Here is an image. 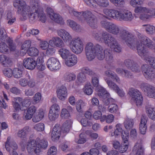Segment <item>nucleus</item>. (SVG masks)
I'll return each instance as SVG.
<instances>
[{"label": "nucleus", "mask_w": 155, "mask_h": 155, "mask_svg": "<svg viewBox=\"0 0 155 155\" xmlns=\"http://www.w3.org/2000/svg\"><path fill=\"white\" fill-rule=\"evenodd\" d=\"M14 6L18 7V12L23 17H25L27 15L29 18L34 19L39 18V19H46V15L42 10H39L35 12V10H32L28 13L30 7L27 6L25 2L23 0H15Z\"/></svg>", "instance_id": "nucleus-1"}, {"label": "nucleus", "mask_w": 155, "mask_h": 155, "mask_svg": "<svg viewBox=\"0 0 155 155\" xmlns=\"http://www.w3.org/2000/svg\"><path fill=\"white\" fill-rule=\"evenodd\" d=\"M120 38L132 49H135L136 40L134 34L125 29H121L119 33Z\"/></svg>", "instance_id": "nucleus-2"}, {"label": "nucleus", "mask_w": 155, "mask_h": 155, "mask_svg": "<svg viewBox=\"0 0 155 155\" xmlns=\"http://www.w3.org/2000/svg\"><path fill=\"white\" fill-rule=\"evenodd\" d=\"M129 94L132 97V99L136 103L137 106L141 105L143 101V97L138 90L132 88L129 90Z\"/></svg>", "instance_id": "nucleus-3"}, {"label": "nucleus", "mask_w": 155, "mask_h": 155, "mask_svg": "<svg viewBox=\"0 0 155 155\" xmlns=\"http://www.w3.org/2000/svg\"><path fill=\"white\" fill-rule=\"evenodd\" d=\"M142 71L145 78L148 80L153 81L155 78V72L150 66L147 64L141 67Z\"/></svg>", "instance_id": "nucleus-4"}, {"label": "nucleus", "mask_w": 155, "mask_h": 155, "mask_svg": "<svg viewBox=\"0 0 155 155\" xmlns=\"http://www.w3.org/2000/svg\"><path fill=\"white\" fill-rule=\"evenodd\" d=\"M70 45L72 46V51L77 54L81 53L83 50V43L79 38L71 41Z\"/></svg>", "instance_id": "nucleus-5"}, {"label": "nucleus", "mask_w": 155, "mask_h": 155, "mask_svg": "<svg viewBox=\"0 0 155 155\" xmlns=\"http://www.w3.org/2000/svg\"><path fill=\"white\" fill-rule=\"evenodd\" d=\"M137 36L139 42V44H142L143 46H146L150 49H152L154 47L153 42L148 37L138 32Z\"/></svg>", "instance_id": "nucleus-6"}, {"label": "nucleus", "mask_w": 155, "mask_h": 155, "mask_svg": "<svg viewBox=\"0 0 155 155\" xmlns=\"http://www.w3.org/2000/svg\"><path fill=\"white\" fill-rule=\"evenodd\" d=\"M136 46L138 54L143 59L147 61V59L150 58L149 53L146 47L142 44H139V42L136 41Z\"/></svg>", "instance_id": "nucleus-7"}, {"label": "nucleus", "mask_w": 155, "mask_h": 155, "mask_svg": "<svg viewBox=\"0 0 155 155\" xmlns=\"http://www.w3.org/2000/svg\"><path fill=\"white\" fill-rule=\"evenodd\" d=\"M94 45L91 42L87 43L85 50L86 57L88 61H91L95 58Z\"/></svg>", "instance_id": "nucleus-8"}, {"label": "nucleus", "mask_w": 155, "mask_h": 155, "mask_svg": "<svg viewBox=\"0 0 155 155\" xmlns=\"http://www.w3.org/2000/svg\"><path fill=\"white\" fill-rule=\"evenodd\" d=\"M124 64L128 69L132 71L139 72L140 71V68L137 63L132 60L127 59L124 60Z\"/></svg>", "instance_id": "nucleus-9"}, {"label": "nucleus", "mask_w": 155, "mask_h": 155, "mask_svg": "<svg viewBox=\"0 0 155 155\" xmlns=\"http://www.w3.org/2000/svg\"><path fill=\"white\" fill-rule=\"evenodd\" d=\"M37 64L34 58L29 57L25 58L23 61V66L27 69L32 70L34 69Z\"/></svg>", "instance_id": "nucleus-10"}, {"label": "nucleus", "mask_w": 155, "mask_h": 155, "mask_svg": "<svg viewBox=\"0 0 155 155\" xmlns=\"http://www.w3.org/2000/svg\"><path fill=\"white\" fill-rule=\"evenodd\" d=\"M47 65L48 68L52 71L58 69L60 67L58 60L54 57L51 58L48 60Z\"/></svg>", "instance_id": "nucleus-11"}, {"label": "nucleus", "mask_w": 155, "mask_h": 155, "mask_svg": "<svg viewBox=\"0 0 155 155\" xmlns=\"http://www.w3.org/2000/svg\"><path fill=\"white\" fill-rule=\"evenodd\" d=\"M61 129L59 124H56L53 128L51 132L52 140L55 141L58 140L60 137Z\"/></svg>", "instance_id": "nucleus-12"}, {"label": "nucleus", "mask_w": 155, "mask_h": 155, "mask_svg": "<svg viewBox=\"0 0 155 155\" xmlns=\"http://www.w3.org/2000/svg\"><path fill=\"white\" fill-rule=\"evenodd\" d=\"M102 42L110 48L117 44V41L115 38L107 32Z\"/></svg>", "instance_id": "nucleus-13"}, {"label": "nucleus", "mask_w": 155, "mask_h": 155, "mask_svg": "<svg viewBox=\"0 0 155 155\" xmlns=\"http://www.w3.org/2000/svg\"><path fill=\"white\" fill-rule=\"evenodd\" d=\"M101 56V58L98 59L99 60H102L105 58L108 63H110L113 61V57L112 51L108 49H105Z\"/></svg>", "instance_id": "nucleus-14"}, {"label": "nucleus", "mask_w": 155, "mask_h": 155, "mask_svg": "<svg viewBox=\"0 0 155 155\" xmlns=\"http://www.w3.org/2000/svg\"><path fill=\"white\" fill-rule=\"evenodd\" d=\"M104 12L106 15L114 19L116 18L120 19V16L123 15L121 12L114 10L106 9L104 10Z\"/></svg>", "instance_id": "nucleus-15"}, {"label": "nucleus", "mask_w": 155, "mask_h": 155, "mask_svg": "<svg viewBox=\"0 0 155 155\" xmlns=\"http://www.w3.org/2000/svg\"><path fill=\"white\" fill-rule=\"evenodd\" d=\"M37 145L36 141L35 140H33L31 142L28 143L27 145V149L29 153L32 154L34 153L38 154L39 152H37L38 151Z\"/></svg>", "instance_id": "nucleus-16"}, {"label": "nucleus", "mask_w": 155, "mask_h": 155, "mask_svg": "<svg viewBox=\"0 0 155 155\" xmlns=\"http://www.w3.org/2000/svg\"><path fill=\"white\" fill-rule=\"evenodd\" d=\"M143 90L147 96L149 97L155 98V87L149 84H146Z\"/></svg>", "instance_id": "nucleus-17"}, {"label": "nucleus", "mask_w": 155, "mask_h": 155, "mask_svg": "<svg viewBox=\"0 0 155 155\" xmlns=\"http://www.w3.org/2000/svg\"><path fill=\"white\" fill-rule=\"evenodd\" d=\"M49 45L52 46H55L59 48H62L64 43L60 38L57 37H53L49 41Z\"/></svg>", "instance_id": "nucleus-18"}, {"label": "nucleus", "mask_w": 155, "mask_h": 155, "mask_svg": "<svg viewBox=\"0 0 155 155\" xmlns=\"http://www.w3.org/2000/svg\"><path fill=\"white\" fill-rule=\"evenodd\" d=\"M57 96L59 99L63 101L67 96V91L66 88L64 86H61L57 91Z\"/></svg>", "instance_id": "nucleus-19"}, {"label": "nucleus", "mask_w": 155, "mask_h": 155, "mask_svg": "<svg viewBox=\"0 0 155 155\" xmlns=\"http://www.w3.org/2000/svg\"><path fill=\"white\" fill-rule=\"evenodd\" d=\"M58 34L62 38L65 42H69L72 39V37L69 33L65 30L61 29L58 31Z\"/></svg>", "instance_id": "nucleus-20"}, {"label": "nucleus", "mask_w": 155, "mask_h": 155, "mask_svg": "<svg viewBox=\"0 0 155 155\" xmlns=\"http://www.w3.org/2000/svg\"><path fill=\"white\" fill-rule=\"evenodd\" d=\"M107 32L101 31H93L92 36L95 39L102 42Z\"/></svg>", "instance_id": "nucleus-21"}, {"label": "nucleus", "mask_w": 155, "mask_h": 155, "mask_svg": "<svg viewBox=\"0 0 155 155\" xmlns=\"http://www.w3.org/2000/svg\"><path fill=\"white\" fill-rule=\"evenodd\" d=\"M65 60L66 65L68 67H72L75 65L77 62V58L76 56L71 54Z\"/></svg>", "instance_id": "nucleus-22"}, {"label": "nucleus", "mask_w": 155, "mask_h": 155, "mask_svg": "<svg viewBox=\"0 0 155 155\" xmlns=\"http://www.w3.org/2000/svg\"><path fill=\"white\" fill-rule=\"evenodd\" d=\"M67 23L68 25L74 31L80 32L83 30L80 25L73 20H67Z\"/></svg>", "instance_id": "nucleus-23"}, {"label": "nucleus", "mask_w": 155, "mask_h": 155, "mask_svg": "<svg viewBox=\"0 0 155 155\" xmlns=\"http://www.w3.org/2000/svg\"><path fill=\"white\" fill-rule=\"evenodd\" d=\"M46 11L51 19H61V16L59 14L54 13L53 9L50 7H48Z\"/></svg>", "instance_id": "nucleus-24"}, {"label": "nucleus", "mask_w": 155, "mask_h": 155, "mask_svg": "<svg viewBox=\"0 0 155 155\" xmlns=\"http://www.w3.org/2000/svg\"><path fill=\"white\" fill-rule=\"evenodd\" d=\"M155 16V8L148 9L147 14H143L140 15V19H151L154 18Z\"/></svg>", "instance_id": "nucleus-25"}, {"label": "nucleus", "mask_w": 155, "mask_h": 155, "mask_svg": "<svg viewBox=\"0 0 155 155\" xmlns=\"http://www.w3.org/2000/svg\"><path fill=\"white\" fill-rule=\"evenodd\" d=\"M146 110L149 117L153 120H155V108L147 104L146 106Z\"/></svg>", "instance_id": "nucleus-26"}, {"label": "nucleus", "mask_w": 155, "mask_h": 155, "mask_svg": "<svg viewBox=\"0 0 155 155\" xmlns=\"http://www.w3.org/2000/svg\"><path fill=\"white\" fill-rule=\"evenodd\" d=\"M64 8H66L68 11L69 13L71 14H73L75 16L77 17L78 19L83 18L82 11L81 12H78L76 11L73 9L71 8L68 5H65Z\"/></svg>", "instance_id": "nucleus-27"}, {"label": "nucleus", "mask_w": 155, "mask_h": 155, "mask_svg": "<svg viewBox=\"0 0 155 155\" xmlns=\"http://www.w3.org/2000/svg\"><path fill=\"white\" fill-rule=\"evenodd\" d=\"M38 142L37 150L38 151L37 152H39L40 151L41 149H46L48 146V144L47 141L44 139H37Z\"/></svg>", "instance_id": "nucleus-28"}, {"label": "nucleus", "mask_w": 155, "mask_h": 155, "mask_svg": "<svg viewBox=\"0 0 155 155\" xmlns=\"http://www.w3.org/2000/svg\"><path fill=\"white\" fill-rule=\"evenodd\" d=\"M94 54L95 57L96 56L98 59L101 58V56L103 52V48L102 46L98 44H96L94 45Z\"/></svg>", "instance_id": "nucleus-29"}, {"label": "nucleus", "mask_w": 155, "mask_h": 155, "mask_svg": "<svg viewBox=\"0 0 155 155\" xmlns=\"http://www.w3.org/2000/svg\"><path fill=\"white\" fill-rule=\"evenodd\" d=\"M105 74L107 77H110L114 81L118 83L120 82L119 78L115 73L112 72L111 71L108 70L105 71Z\"/></svg>", "instance_id": "nucleus-30"}, {"label": "nucleus", "mask_w": 155, "mask_h": 155, "mask_svg": "<svg viewBox=\"0 0 155 155\" xmlns=\"http://www.w3.org/2000/svg\"><path fill=\"white\" fill-rule=\"evenodd\" d=\"M36 110V108L35 106H32L30 107L27 110V113L25 116V118L26 120L30 119Z\"/></svg>", "instance_id": "nucleus-31"}, {"label": "nucleus", "mask_w": 155, "mask_h": 155, "mask_svg": "<svg viewBox=\"0 0 155 155\" xmlns=\"http://www.w3.org/2000/svg\"><path fill=\"white\" fill-rule=\"evenodd\" d=\"M30 5L32 10H35V12L41 10L39 0H30Z\"/></svg>", "instance_id": "nucleus-32"}, {"label": "nucleus", "mask_w": 155, "mask_h": 155, "mask_svg": "<svg viewBox=\"0 0 155 155\" xmlns=\"http://www.w3.org/2000/svg\"><path fill=\"white\" fill-rule=\"evenodd\" d=\"M120 30L119 26L112 23L107 31L113 35H117L119 34Z\"/></svg>", "instance_id": "nucleus-33"}, {"label": "nucleus", "mask_w": 155, "mask_h": 155, "mask_svg": "<svg viewBox=\"0 0 155 155\" xmlns=\"http://www.w3.org/2000/svg\"><path fill=\"white\" fill-rule=\"evenodd\" d=\"M72 122L70 120L66 121L63 124L61 129V130L63 133H68L69 132Z\"/></svg>", "instance_id": "nucleus-34"}, {"label": "nucleus", "mask_w": 155, "mask_h": 155, "mask_svg": "<svg viewBox=\"0 0 155 155\" xmlns=\"http://www.w3.org/2000/svg\"><path fill=\"white\" fill-rule=\"evenodd\" d=\"M29 130V127L26 126L21 130H19L18 132V137L21 138H25L28 133Z\"/></svg>", "instance_id": "nucleus-35"}, {"label": "nucleus", "mask_w": 155, "mask_h": 155, "mask_svg": "<svg viewBox=\"0 0 155 155\" xmlns=\"http://www.w3.org/2000/svg\"><path fill=\"white\" fill-rule=\"evenodd\" d=\"M97 90L99 91L98 94L100 97L105 99L108 96L109 93L103 87H98Z\"/></svg>", "instance_id": "nucleus-36"}, {"label": "nucleus", "mask_w": 155, "mask_h": 155, "mask_svg": "<svg viewBox=\"0 0 155 155\" xmlns=\"http://www.w3.org/2000/svg\"><path fill=\"white\" fill-rule=\"evenodd\" d=\"M9 141L10 139L8 138L5 144V147L7 150L9 152L10 147L12 148L13 149L12 150H15L17 149L18 146L16 143L14 142H12L10 145Z\"/></svg>", "instance_id": "nucleus-37"}, {"label": "nucleus", "mask_w": 155, "mask_h": 155, "mask_svg": "<svg viewBox=\"0 0 155 155\" xmlns=\"http://www.w3.org/2000/svg\"><path fill=\"white\" fill-rule=\"evenodd\" d=\"M59 52L61 57L64 59H66L70 55H71L70 51L64 47L61 49Z\"/></svg>", "instance_id": "nucleus-38"}, {"label": "nucleus", "mask_w": 155, "mask_h": 155, "mask_svg": "<svg viewBox=\"0 0 155 155\" xmlns=\"http://www.w3.org/2000/svg\"><path fill=\"white\" fill-rule=\"evenodd\" d=\"M64 78L65 81L67 82H70L75 80L76 75L73 73H66L64 74Z\"/></svg>", "instance_id": "nucleus-39"}, {"label": "nucleus", "mask_w": 155, "mask_h": 155, "mask_svg": "<svg viewBox=\"0 0 155 155\" xmlns=\"http://www.w3.org/2000/svg\"><path fill=\"white\" fill-rule=\"evenodd\" d=\"M114 116L111 114L109 115H103L101 119V121L103 122L105 121L106 123H110L114 120Z\"/></svg>", "instance_id": "nucleus-40"}, {"label": "nucleus", "mask_w": 155, "mask_h": 155, "mask_svg": "<svg viewBox=\"0 0 155 155\" xmlns=\"http://www.w3.org/2000/svg\"><path fill=\"white\" fill-rule=\"evenodd\" d=\"M124 125L125 127L127 130H130L133 126V120L128 118L126 119L124 121Z\"/></svg>", "instance_id": "nucleus-41"}, {"label": "nucleus", "mask_w": 155, "mask_h": 155, "mask_svg": "<svg viewBox=\"0 0 155 155\" xmlns=\"http://www.w3.org/2000/svg\"><path fill=\"white\" fill-rule=\"evenodd\" d=\"M44 112L42 110H40L38 114L34 115L32 119L34 122H37L40 121L44 117Z\"/></svg>", "instance_id": "nucleus-42"}, {"label": "nucleus", "mask_w": 155, "mask_h": 155, "mask_svg": "<svg viewBox=\"0 0 155 155\" xmlns=\"http://www.w3.org/2000/svg\"><path fill=\"white\" fill-rule=\"evenodd\" d=\"M104 80L108 85V87L110 89L115 91L118 88V86L111 80L107 78H105Z\"/></svg>", "instance_id": "nucleus-43"}, {"label": "nucleus", "mask_w": 155, "mask_h": 155, "mask_svg": "<svg viewBox=\"0 0 155 155\" xmlns=\"http://www.w3.org/2000/svg\"><path fill=\"white\" fill-rule=\"evenodd\" d=\"M136 148L137 150L136 155H143L144 149L141 143H136L134 148Z\"/></svg>", "instance_id": "nucleus-44"}, {"label": "nucleus", "mask_w": 155, "mask_h": 155, "mask_svg": "<svg viewBox=\"0 0 155 155\" xmlns=\"http://www.w3.org/2000/svg\"><path fill=\"white\" fill-rule=\"evenodd\" d=\"M83 18H84L85 19H95L94 16L92 14L91 12L87 10L85 11H82Z\"/></svg>", "instance_id": "nucleus-45"}, {"label": "nucleus", "mask_w": 155, "mask_h": 155, "mask_svg": "<svg viewBox=\"0 0 155 155\" xmlns=\"http://www.w3.org/2000/svg\"><path fill=\"white\" fill-rule=\"evenodd\" d=\"M83 90L84 93L86 94L90 95L93 92V87L90 83L87 84L83 88Z\"/></svg>", "instance_id": "nucleus-46"}, {"label": "nucleus", "mask_w": 155, "mask_h": 155, "mask_svg": "<svg viewBox=\"0 0 155 155\" xmlns=\"http://www.w3.org/2000/svg\"><path fill=\"white\" fill-rule=\"evenodd\" d=\"M27 52L29 55L31 56H37L39 53L38 50L35 47L29 48L27 51Z\"/></svg>", "instance_id": "nucleus-47"}, {"label": "nucleus", "mask_w": 155, "mask_h": 155, "mask_svg": "<svg viewBox=\"0 0 155 155\" xmlns=\"http://www.w3.org/2000/svg\"><path fill=\"white\" fill-rule=\"evenodd\" d=\"M13 75L15 78H20L22 76V71L18 68H15L13 71Z\"/></svg>", "instance_id": "nucleus-48"}, {"label": "nucleus", "mask_w": 155, "mask_h": 155, "mask_svg": "<svg viewBox=\"0 0 155 155\" xmlns=\"http://www.w3.org/2000/svg\"><path fill=\"white\" fill-rule=\"evenodd\" d=\"M85 105V104L82 100H79L76 103V109L77 111L78 112L81 111V109Z\"/></svg>", "instance_id": "nucleus-49"}, {"label": "nucleus", "mask_w": 155, "mask_h": 155, "mask_svg": "<svg viewBox=\"0 0 155 155\" xmlns=\"http://www.w3.org/2000/svg\"><path fill=\"white\" fill-rule=\"evenodd\" d=\"M82 71L84 73L87 74L91 76H96L95 73L88 67H83L82 68Z\"/></svg>", "instance_id": "nucleus-50"}, {"label": "nucleus", "mask_w": 155, "mask_h": 155, "mask_svg": "<svg viewBox=\"0 0 155 155\" xmlns=\"http://www.w3.org/2000/svg\"><path fill=\"white\" fill-rule=\"evenodd\" d=\"M59 113L49 111L48 117L50 120L51 121L55 120L58 117Z\"/></svg>", "instance_id": "nucleus-51"}, {"label": "nucleus", "mask_w": 155, "mask_h": 155, "mask_svg": "<svg viewBox=\"0 0 155 155\" xmlns=\"http://www.w3.org/2000/svg\"><path fill=\"white\" fill-rule=\"evenodd\" d=\"M143 26H147L146 30L148 34L152 35L155 33V27L154 26L150 25H143Z\"/></svg>", "instance_id": "nucleus-52"}, {"label": "nucleus", "mask_w": 155, "mask_h": 155, "mask_svg": "<svg viewBox=\"0 0 155 155\" xmlns=\"http://www.w3.org/2000/svg\"><path fill=\"white\" fill-rule=\"evenodd\" d=\"M122 14L123 15L120 16V19H129L130 18L131 19L133 18V16L132 15L131 12L129 11H127L124 12V14L122 13Z\"/></svg>", "instance_id": "nucleus-53"}, {"label": "nucleus", "mask_w": 155, "mask_h": 155, "mask_svg": "<svg viewBox=\"0 0 155 155\" xmlns=\"http://www.w3.org/2000/svg\"><path fill=\"white\" fill-rule=\"evenodd\" d=\"M112 23L107 21L106 20H102L101 22V27L107 31Z\"/></svg>", "instance_id": "nucleus-54"}, {"label": "nucleus", "mask_w": 155, "mask_h": 155, "mask_svg": "<svg viewBox=\"0 0 155 155\" xmlns=\"http://www.w3.org/2000/svg\"><path fill=\"white\" fill-rule=\"evenodd\" d=\"M121 124H117L116 125V129L114 131V134H115V137H117L121 134L123 132L121 127Z\"/></svg>", "instance_id": "nucleus-55"}, {"label": "nucleus", "mask_w": 155, "mask_h": 155, "mask_svg": "<svg viewBox=\"0 0 155 155\" xmlns=\"http://www.w3.org/2000/svg\"><path fill=\"white\" fill-rule=\"evenodd\" d=\"M108 109L109 112L113 113L117 111L118 107L117 104L112 103L108 106Z\"/></svg>", "instance_id": "nucleus-56"}, {"label": "nucleus", "mask_w": 155, "mask_h": 155, "mask_svg": "<svg viewBox=\"0 0 155 155\" xmlns=\"http://www.w3.org/2000/svg\"><path fill=\"white\" fill-rule=\"evenodd\" d=\"M129 143H124L121 144L120 147L119 148L118 151L121 153H123L125 152L128 148Z\"/></svg>", "instance_id": "nucleus-57"}, {"label": "nucleus", "mask_w": 155, "mask_h": 155, "mask_svg": "<svg viewBox=\"0 0 155 155\" xmlns=\"http://www.w3.org/2000/svg\"><path fill=\"white\" fill-rule=\"evenodd\" d=\"M9 48L5 43L2 42L0 43V52L5 53L8 51Z\"/></svg>", "instance_id": "nucleus-58"}, {"label": "nucleus", "mask_w": 155, "mask_h": 155, "mask_svg": "<svg viewBox=\"0 0 155 155\" xmlns=\"http://www.w3.org/2000/svg\"><path fill=\"white\" fill-rule=\"evenodd\" d=\"M61 117L63 118H68L70 116L68 111L65 108L62 109L61 114Z\"/></svg>", "instance_id": "nucleus-59"}, {"label": "nucleus", "mask_w": 155, "mask_h": 155, "mask_svg": "<svg viewBox=\"0 0 155 155\" xmlns=\"http://www.w3.org/2000/svg\"><path fill=\"white\" fill-rule=\"evenodd\" d=\"M34 128L37 131H42L44 130V124L42 123L37 124L34 126Z\"/></svg>", "instance_id": "nucleus-60"}, {"label": "nucleus", "mask_w": 155, "mask_h": 155, "mask_svg": "<svg viewBox=\"0 0 155 155\" xmlns=\"http://www.w3.org/2000/svg\"><path fill=\"white\" fill-rule=\"evenodd\" d=\"M86 22L93 28L97 27V20H85Z\"/></svg>", "instance_id": "nucleus-61"}, {"label": "nucleus", "mask_w": 155, "mask_h": 155, "mask_svg": "<svg viewBox=\"0 0 155 155\" xmlns=\"http://www.w3.org/2000/svg\"><path fill=\"white\" fill-rule=\"evenodd\" d=\"M148 9L146 8L143 7H138L136 8L135 9V12L136 13H138L141 12H144L145 14H147L148 11Z\"/></svg>", "instance_id": "nucleus-62"}, {"label": "nucleus", "mask_w": 155, "mask_h": 155, "mask_svg": "<svg viewBox=\"0 0 155 155\" xmlns=\"http://www.w3.org/2000/svg\"><path fill=\"white\" fill-rule=\"evenodd\" d=\"M7 37L5 29L3 28H0V39L4 41Z\"/></svg>", "instance_id": "nucleus-63"}, {"label": "nucleus", "mask_w": 155, "mask_h": 155, "mask_svg": "<svg viewBox=\"0 0 155 155\" xmlns=\"http://www.w3.org/2000/svg\"><path fill=\"white\" fill-rule=\"evenodd\" d=\"M60 110L59 106L57 104H54L51 106L49 111L59 113Z\"/></svg>", "instance_id": "nucleus-64"}]
</instances>
